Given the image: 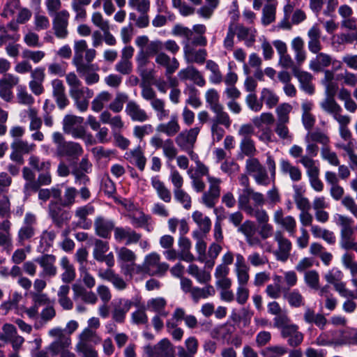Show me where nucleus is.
Segmentation results:
<instances>
[{
	"mask_svg": "<svg viewBox=\"0 0 357 357\" xmlns=\"http://www.w3.org/2000/svg\"><path fill=\"white\" fill-rule=\"evenodd\" d=\"M96 54L95 49L88 47L85 40L75 41L72 63L75 67L76 72L87 85L96 84L100 80V75L97 73L99 68L96 64L91 63Z\"/></svg>",
	"mask_w": 357,
	"mask_h": 357,
	"instance_id": "1",
	"label": "nucleus"
},
{
	"mask_svg": "<svg viewBox=\"0 0 357 357\" xmlns=\"http://www.w3.org/2000/svg\"><path fill=\"white\" fill-rule=\"evenodd\" d=\"M66 82L69 87V94L77 109L82 112H86L89 108V100L93 96V90L84 86L74 72L66 75Z\"/></svg>",
	"mask_w": 357,
	"mask_h": 357,
	"instance_id": "2",
	"label": "nucleus"
},
{
	"mask_svg": "<svg viewBox=\"0 0 357 357\" xmlns=\"http://www.w3.org/2000/svg\"><path fill=\"white\" fill-rule=\"evenodd\" d=\"M48 334L55 339L47 347L52 356L59 355L60 357H76L70 349L72 344L70 336L66 334L63 329L54 328L51 329Z\"/></svg>",
	"mask_w": 357,
	"mask_h": 357,
	"instance_id": "3",
	"label": "nucleus"
},
{
	"mask_svg": "<svg viewBox=\"0 0 357 357\" xmlns=\"http://www.w3.org/2000/svg\"><path fill=\"white\" fill-rule=\"evenodd\" d=\"M52 141L56 145L55 154L57 157L66 158L68 160H77L83 154L84 149L77 142L66 141L59 132L52 134Z\"/></svg>",
	"mask_w": 357,
	"mask_h": 357,
	"instance_id": "4",
	"label": "nucleus"
},
{
	"mask_svg": "<svg viewBox=\"0 0 357 357\" xmlns=\"http://www.w3.org/2000/svg\"><path fill=\"white\" fill-rule=\"evenodd\" d=\"M239 184L243 188L239 192L238 195V206L248 201H252L255 206H262L266 202L264 195L255 191L251 187L250 179L247 174H241L238 178Z\"/></svg>",
	"mask_w": 357,
	"mask_h": 357,
	"instance_id": "5",
	"label": "nucleus"
},
{
	"mask_svg": "<svg viewBox=\"0 0 357 357\" xmlns=\"http://www.w3.org/2000/svg\"><path fill=\"white\" fill-rule=\"evenodd\" d=\"M141 96L144 100L149 101L155 112L158 121H162L169 116V110L166 109L165 100L159 98L156 92L150 86H143Z\"/></svg>",
	"mask_w": 357,
	"mask_h": 357,
	"instance_id": "6",
	"label": "nucleus"
},
{
	"mask_svg": "<svg viewBox=\"0 0 357 357\" xmlns=\"http://www.w3.org/2000/svg\"><path fill=\"white\" fill-rule=\"evenodd\" d=\"M245 170L254 178L257 185L267 186L270 183L267 170L257 158L248 159L245 161Z\"/></svg>",
	"mask_w": 357,
	"mask_h": 357,
	"instance_id": "7",
	"label": "nucleus"
},
{
	"mask_svg": "<svg viewBox=\"0 0 357 357\" xmlns=\"http://www.w3.org/2000/svg\"><path fill=\"white\" fill-rule=\"evenodd\" d=\"M201 128L198 126L179 132L175 137L177 146L189 155L193 154V148L197 142Z\"/></svg>",
	"mask_w": 357,
	"mask_h": 357,
	"instance_id": "8",
	"label": "nucleus"
},
{
	"mask_svg": "<svg viewBox=\"0 0 357 357\" xmlns=\"http://www.w3.org/2000/svg\"><path fill=\"white\" fill-rule=\"evenodd\" d=\"M208 190L204 192L202 196V203L207 208H213L217 204L221 194L222 180L215 176H208Z\"/></svg>",
	"mask_w": 357,
	"mask_h": 357,
	"instance_id": "9",
	"label": "nucleus"
},
{
	"mask_svg": "<svg viewBox=\"0 0 357 357\" xmlns=\"http://www.w3.org/2000/svg\"><path fill=\"white\" fill-rule=\"evenodd\" d=\"M36 217L31 213H27L24 218L23 225L20 227L17 233V241L20 245H23L27 241H30L35 236Z\"/></svg>",
	"mask_w": 357,
	"mask_h": 357,
	"instance_id": "10",
	"label": "nucleus"
},
{
	"mask_svg": "<svg viewBox=\"0 0 357 357\" xmlns=\"http://www.w3.org/2000/svg\"><path fill=\"white\" fill-rule=\"evenodd\" d=\"M274 241L278 244V248L273 252L274 256L280 261H287L291 255V242L284 236L283 232L280 230H277L274 233Z\"/></svg>",
	"mask_w": 357,
	"mask_h": 357,
	"instance_id": "11",
	"label": "nucleus"
},
{
	"mask_svg": "<svg viewBox=\"0 0 357 357\" xmlns=\"http://www.w3.org/2000/svg\"><path fill=\"white\" fill-rule=\"evenodd\" d=\"M160 257L156 252H151L146 255L143 263L145 273L151 275H162L169 269V265L160 262Z\"/></svg>",
	"mask_w": 357,
	"mask_h": 357,
	"instance_id": "12",
	"label": "nucleus"
},
{
	"mask_svg": "<svg viewBox=\"0 0 357 357\" xmlns=\"http://www.w3.org/2000/svg\"><path fill=\"white\" fill-rule=\"evenodd\" d=\"M69 18L70 13L67 10H61L53 15L52 29L56 38L65 39L68 37Z\"/></svg>",
	"mask_w": 357,
	"mask_h": 357,
	"instance_id": "13",
	"label": "nucleus"
},
{
	"mask_svg": "<svg viewBox=\"0 0 357 357\" xmlns=\"http://www.w3.org/2000/svg\"><path fill=\"white\" fill-rule=\"evenodd\" d=\"M35 261L39 264L41 268L40 277L44 279H51L57 274V267L56 266V258L54 255L45 254L35 259Z\"/></svg>",
	"mask_w": 357,
	"mask_h": 357,
	"instance_id": "14",
	"label": "nucleus"
},
{
	"mask_svg": "<svg viewBox=\"0 0 357 357\" xmlns=\"http://www.w3.org/2000/svg\"><path fill=\"white\" fill-rule=\"evenodd\" d=\"M162 49V43L160 40H152L143 50H139L136 56V61L139 68H144L149 63L150 57L157 55Z\"/></svg>",
	"mask_w": 357,
	"mask_h": 357,
	"instance_id": "15",
	"label": "nucleus"
},
{
	"mask_svg": "<svg viewBox=\"0 0 357 357\" xmlns=\"http://www.w3.org/2000/svg\"><path fill=\"white\" fill-rule=\"evenodd\" d=\"M117 258L125 275H132L135 272V253L126 247H121L117 251Z\"/></svg>",
	"mask_w": 357,
	"mask_h": 357,
	"instance_id": "16",
	"label": "nucleus"
},
{
	"mask_svg": "<svg viewBox=\"0 0 357 357\" xmlns=\"http://www.w3.org/2000/svg\"><path fill=\"white\" fill-rule=\"evenodd\" d=\"M109 244L106 241L96 239L93 251V258L100 262L105 261L109 268L114 266V257L112 252L106 255L109 250Z\"/></svg>",
	"mask_w": 357,
	"mask_h": 357,
	"instance_id": "17",
	"label": "nucleus"
},
{
	"mask_svg": "<svg viewBox=\"0 0 357 357\" xmlns=\"http://www.w3.org/2000/svg\"><path fill=\"white\" fill-rule=\"evenodd\" d=\"M353 219L345 215L337 214L336 224L340 227V246L354 237V229L353 228Z\"/></svg>",
	"mask_w": 357,
	"mask_h": 357,
	"instance_id": "18",
	"label": "nucleus"
},
{
	"mask_svg": "<svg viewBox=\"0 0 357 357\" xmlns=\"http://www.w3.org/2000/svg\"><path fill=\"white\" fill-rule=\"evenodd\" d=\"M237 231L245 236V241L249 246H261V241L259 237L256 235L257 227L253 221L246 220L237 229Z\"/></svg>",
	"mask_w": 357,
	"mask_h": 357,
	"instance_id": "19",
	"label": "nucleus"
},
{
	"mask_svg": "<svg viewBox=\"0 0 357 357\" xmlns=\"http://www.w3.org/2000/svg\"><path fill=\"white\" fill-rule=\"evenodd\" d=\"M114 237L119 243L124 242L126 245H131L137 243L142 238V234L129 227H117L114 228Z\"/></svg>",
	"mask_w": 357,
	"mask_h": 357,
	"instance_id": "20",
	"label": "nucleus"
},
{
	"mask_svg": "<svg viewBox=\"0 0 357 357\" xmlns=\"http://www.w3.org/2000/svg\"><path fill=\"white\" fill-rule=\"evenodd\" d=\"M11 227L10 220L5 219L0 222V248L6 252H10L13 248Z\"/></svg>",
	"mask_w": 357,
	"mask_h": 357,
	"instance_id": "21",
	"label": "nucleus"
},
{
	"mask_svg": "<svg viewBox=\"0 0 357 357\" xmlns=\"http://www.w3.org/2000/svg\"><path fill=\"white\" fill-rule=\"evenodd\" d=\"M52 96L60 109H63L69 104V100L66 93V88L61 79H54L51 82Z\"/></svg>",
	"mask_w": 357,
	"mask_h": 357,
	"instance_id": "22",
	"label": "nucleus"
},
{
	"mask_svg": "<svg viewBox=\"0 0 357 357\" xmlns=\"http://www.w3.org/2000/svg\"><path fill=\"white\" fill-rule=\"evenodd\" d=\"M259 206L251 204L250 201L238 206L239 210L245 212L248 215L255 217L258 224L262 225L268 222L269 216L264 209H259Z\"/></svg>",
	"mask_w": 357,
	"mask_h": 357,
	"instance_id": "23",
	"label": "nucleus"
},
{
	"mask_svg": "<svg viewBox=\"0 0 357 357\" xmlns=\"http://www.w3.org/2000/svg\"><path fill=\"white\" fill-rule=\"evenodd\" d=\"M273 220L280 225L290 236H294L296 229V219L291 215L284 217L283 211L279 208L274 212Z\"/></svg>",
	"mask_w": 357,
	"mask_h": 357,
	"instance_id": "24",
	"label": "nucleus"
},
{
	"mask_svg": "<svg viewBox=\"0 0 357 357\" xmlns=\"http://www.w3.org/2000/svg\"><path fill=\"white\" fill-rule=\"evenodd\" d=\"M125 112L132 121L143 123L149 119L147 112L135 100L128 101Z\"/></svg>",
	"mask_w": 357,
	"mask_h": 357,
	"instance_id": "25",
	"label": "nucleus"
},
{
	"mask_svg": "<svg viewBox=\"0 0 357 357\" xmlns=\"http://www.w3.org/2000/svg\"><path fill=\"white\" fill-rule=\"evenodd\" d=\"M304 167L306 169V174L309 178L311 187L317 192H321L324 190V183L319 179V168L314 165L312 161L306 160Z\"/></svg>",
	"mask_w": 357,
	"mask_h": 357,
	"instance_id": "26",
	"label": "nucleus"
},
{
	"mask_svg": "<svg viewBox=\"0 0 357 357\" xmlns=\"http://www.w3.org/2000/svg\"><path fill=\"white\" fill-rule=\"evenodd\" d=\"M281 336L287 339V343L291 347H298L303 342L304 338L303 334L298 331V326L294 324L286 327L281 332Z\"/></svg>",
	"mask_w": 357,
	"mask_h": 357,
	"instance_id": "27",
	"label": "nucleus"
},
{
	"mask_svg": "<svg viewBox=\"0 0 357 357\" xmlns=\"http://www.w3.org/2000/svg\"><path fill=\"white\" fill-rule=\"evenodd\" d=\"M178 77L182 81L190 80L199 86H204L206 81L201 73L194 66H189L178 73Z\"/></svg>",
	"mask_w": 357,
	"mask_h": 357,
	"instance_id": "28",
	"label": "nucleus"
},
{
	"mask_svg": "<svg viewBox=\"0 0 357 357\" xmlns=\"http://www.w3.org/2000/svg\"><path fill=\"white\" fill-rule=\"evenodd\" d=\"M98 275L102 280L110 282L118 290L122 291L127 287V283L123 278L116 273L111 268L105 270L100 269Z\"/></svg>",
	"mask_w": 357,
	"mask_h": 357,
	"instance_id": "29",
	"label": "nucleus"
},
{
	"mask_svg": "<svg viewBox=\"0 0 357 357\" xmlns=\"http://www.w3.org/2000/svg\"><path fill=\"white\" fill-rule=\"evenodd\" d=\"M183 54L188 63L202 64L206 61L207 52L205 49L195 50L190 44L183 45Z\"/></svg>",
	"mask_w": 357,
	"mask_h": 357,
	"instance_id": "30",
	"label": "nucleus"
},
{
	"mask_svg": "<svg viewBox=\"0 0 357 357\" xmlns=\"http://www.w3.org/2000/svg\"><path fill=\"white\" fill-rule=\"evenodd\" d=\"M133 305V302L128 299L120 298L114 304L112 310V318L118 323H123L126 318V313Z\"/></svg>",
	"mask_w": 357,
	"mask_h": 357,
	"instance_id": "31",
	"label": "nucleus"
},
{
	"mask_svg": "<svg viewBox=\"0 0 357 357\" xmlns=\"http://www.w3.org/2000/svg\"><path fill=\"white\" fill-rule=\"evenodd\" d=\"M49 214L54 225L59 228L62 227L64 222L69 218L68 213L63 211L61 204L56 202L52 201L49 204Z\"/></svg>",
	"mask_w": 357,
	"mask_h": 357,
	"instance_id": "32",
	"label": "nucleus"
},
{
	"mask_svg": "<svg viewBox=\"0 0 357 357\" xmlns=\"http://www.w3.org/2000/svg\"><path fill=\"white\" fill-rule=\"evenodd\" d=\"M114 222L112 220L102 216H98L94 221L96 234L101 238H107L111 231H114Z\"/></svg>",
	"mask_w": 357,
	"mask_h": 357,
	"instance_id": "33",
	"label": "nucleus"
},
{
	"mask_svg": "<svg viewBox=\"0 0 357 357\" xmlns=\"http://www.w3.org/2000/svg\"><path fill=\"white\" fill-rule=\"evenodd\" d=\"M293 74L298 79L302 90L310 95L314 93L313 76L311 73L301 70L298 68H294Z\"/></svg>",
	"mask_w": 357,
	"mask_h": 357,
	"instance_id": "34",
	"label": "nucleus"
},
{
	"mask_svg": "<svg viewBox=\"0 0 357 357\" xmlns=\"http://www.w3.org/2000/svg\"><path fill=\"white\" fill-rule=\"evenodd\" d=\"M320 107L328 114L332 115L335 121L344 117L341 113L342 109L341 106L335 101L334 97L326 96L321 102Z\"/></svg>",
	"mask_w": 357,
	"mask_h": 357,
	"instance_id": "35",
	"label": "nucleus"
},
{
	"mask_svg": "<svg viewBox=\"0 0 357 357\" xmlns=\"http://www.w3.org/2000/svg\"><path fill=\"white\" fill-rule=\"evenodd\" d=\"M181 130L178 119L176 114H172L167 123H160L156 127L158 132L163 133L168 137L178 135Z\"/></svg>",
	"mask_w": 357,
	"mask_h": 357,
	"instance_id": "36",
	"label": "nucleus"
},
{
	"mask_svg": "<svg viewBox=\"0 0 357 357\" xmlns=\"http://www.w3.org/2000/svg\"><path fill=\"white\" fill-rule=\"evenodd\" d=\"M155 63L165 68V75H172L179 67V62L175 58H170L166 53L159 52L155 56Z\"/></svg>",
	"mask_w": 357,
	"mask_h": 357,
	"instance_id": "37",
	"label": "nucleus"
},
{
	"mask_svg": "<svg viewBox=\"0 0 357 357\" xmlns=\"http://www.w3.org/2000/svg\"><path fill=\"white\" fill-rule=\"evenodd\" d=\"M321 29L318 25H313L307 31V37L309 38L307 47L310 52L317 54L322 49L321 43Z\"/></svg>",
	"mask_w": 357,
	"mask_h": 357,
	"instance_id": "38",
	"label": "nucleus"
},
{
	"mask_svg": "<svg viewBox=\"0 0 357 357\" xmlns=\"http://www.w3.org/2000/svg\"><path fill=\"white\" fill-rule=\"evenodd\" d=\"M303 317L305 323L307 324H314L321 330L324 328L327 324V319L324 314L316 313L314 309L308 306L305 307Z\"/></svg>",
	"mask_w": 357,
	"mask_h": 357,
	"instance_id": "39",
	"label": "nucleus"
},
{
	"mask_svg": "<svg viewBox=\"0 0 357 357\" xmlns=\"http://www.w3.org/2000/svg\"><path fill=\"white\" fill-rule=\"evenodd\" d=\"M241 41H244L245 46L250 47L253 45L256 40L257 31L255 29L246 27L242 24H235V32Z\"/></svg>",
	"mask_w": 357,
	"mask_h": 357,
	"instance_id": "40",
	"label": "nucleus"
},
{
	"mask_svg": "<svg viewBox=\"0 0 357 357\" xmlns=\"http://www.w3.org/2000/svg\"><path fill=\"white\" fill-rule=\"evenodd\" d=\"M315 58L309 63V68L314 72L323 71L325 68L331 66L333 61L332 56L326 53L320 52L316 54Z\"/></svg>",
	"mask_w": 357,
	"mask_h": 357,
	"instance_id": "41",
	"label": "nucleus"
},
{
	"mask_svg": "<svg viewBox=\"0 0 357 357\" xmlns=\"http://www.w3.org/2000/svg\"><path fill=\"white\" fill-rule=\"evenodd\" d=\"M280 168L281 172L286 176H289L294 182L300 181L302 178V172L301 169L294 165L289 160L282 159L280 162Z\"/></svg>",
	"mask_w": 357,
	"mask_h": 357,
	"instance_id": "42",
	"label": "nucleus"
},
{
	"mask_svg": "<svg viewBox=\"0 0 357 357\" xmlns=\"http://www.w3.org/2000/svg\"><path fill=\"white\" fill-rule=\"evenodd\" d=\"M291 47L294 52V59L296 64L300 66H301L307 58V53L305 50V43L303 38L300 36H297L291 42Z\"/></svg>",
	"mask_w": 357,
	"mask_h": 357,
	"instance_id": "43",
	"label": "nucleus"
},
{
	"mask_svg": "<svg viewBox=\"0 0 357 357\" xmlns=\"http://www.w3.org/2000/svg\"><path fill=\"white\" fill-rule=\"evenodd\" d=\"M187 271L200 284H206L211 280V271L206 268H201L196 264H190Z\"/></svg>",
	"mask_w": 357,
	"mask_h": 357,
	"instance_id": "44",
	"label": "nucleus"
},
{
	"mask_svg": "<svg viewBox=\"0 0 357 357\" xmlns=\"http://www.w3.org/2000/svg\"><path fill=\"white\" fill-rule=\"evenodd\" d=\"M93 212L94 208L89 205L78 207L75 212V217L79 219L77 226L84 229H89L91 222L87 220V216Z\"/></svg>",
	"mask_w": 357,
	"mask_h": 357,
	"instance_id": "45",
	"label": "nucleus"
},
{
	"mask_svg": "<svg viewBox=\"0 0 357 357\" xmlns=\"http://www.w3.org/2000/svg\"><path fill=\"white\" fill-rule=\"evenodd\" d=\"M151 185L156 191L158 197L165 203L172 200V194L165 184L158 176L151 178Z\"/></svg>",
	"mask_w": 357,
	"mask_h": 357,
	"instance_id": "46",
	"label": "nucleus"
},
{
	"mask_svg": "<svg viewBox=\"0 0 357 357\" xmlns=\"http://www.w3.org/2000/svg\"><path fill=\"white\" fill-rule=\"evenodd\" d=\"M312 107L313 104L310 101H304L301 105L302 123L304 128L307 130H311L315 123V118L310 112Z\"/></svg>",
	"mask_w": 357,
	"mask_h": 357,
	"instance_id": "47",
	"label": "nucleus"
},
{
	"mask_svg": "<svg viewBox=\"0 0 357 357\" xmlns=\"http://www.w3.org/2000/svg\"><path fill=\"white\" fill-rule=\"evenodd\" d=\"M69 292L70 286L67 284L60 286L57 292L58 303L65 310H70L73 307V302L68 297Z\"/></svg>",
	"mask_w": 357,
	"mask_h": 357,
	"instance_id": "48",
	"label": "nucleus"
},
{
	"mask_svg": "<svg viewBox=\"0 0 357 357\" xmlns=\"http://www.w3.org/2000/svg\"><path fill=\"white\" fill-rule=\"evenodd\" d=\"M61 266L64 270L61 274V280L65 283L73 282L76 276L75 271L73 266L70 263L67 257L61 258L60 261Z\"/></svg>",
	"mask_w": 357,
	"mask_h": 357,
	"instance_id": "49",
	"label": "nucleus"
},
{
	"mask_svg": "<svg viewBox=\"0 0 357 357\" xmlns=\"http://www.w3.org/2000/svg\"><path fill=\"white\" fill-rule=\"evenodd\" d=\"M192 33L197 34V36L193 37L192 45L195 46H206L207 45V39L204 36L206 31V26L202 24H194L192 27Z\"/></svg>",
	"mask_w": 357,
	"mask_h": 357,
	"instance_id": "50",
	"label": "nucleus"
},
{
	"mask_svg": "<svg viewBox=\"0 0 357 357\" xmlns=\"http://www.w3.org/2000/svg\"><path fill=\"white\" fill-rule=\"evenodd\" d=\"M215 291L213 287L206 284L204 287H193L190 294L194 302L197 303L201 298H207L215 294Z\"/></svg>",
	"mask_w": 357,
	"mask_h": 357,
	"instance_id": "51",
	"label": "nucleus"
},
{
	"mask_svg": "<svg viewBox=\"0 0 357 357\" xmlns=\"http://www.w3.org/2000/svg\"><path fill=\"white\" fill-rule=\"evenodd\" d=\"M79 341L77 344H87L93 343L98 344L101 342L100 337L98 335L97 332L92 328H84L82 332L79 335Z\"/></svg>",
	"mask_w": 357,
	"mask_h": 357,
	"instance_id": "52",
	"label": "nucleus"
},
{
	"mask_svg": "<svg viewBox=\"0 0 357 357\" xmlns=\"http://www.w3.org/2000/svg\"><path fill=\"white\" fill-rule=\"evenodd\" d=\"M112 98V94L108 91L99 93L91 102V109L95 112H99L105 107Z\"/></svg>",
	"mask_w": 357,
	"mask_h": 357,
	"instance_id": "53",
	"label": "nucleus"
},
{
	"mask_svg": "<svg viewBox=\"0 0 357 357\" xmlns=\"http://www.w3.org/2000/svg\"><path fill=\"white\" fill-rule=\"evenodd\" d=\"M277 2L267 3L262 9L261 23L267 26L275 22L276 18Z\"/></svg>",
	"mask_w": 357,
	"mask_h": 357,
	"instance_id": "54",
	"label": "nucleus"
},
{
	"mask_svg": "<svg viewBox=\"0 0 357 357\" xmlns=\"http://www.w3.org/2000/svg\"><path fill=\"white\" fill-rule=\"evenodd\" d=\"M172 34L174 36L181 37L185 39L183 44H192L193 34L192 29L181 24H175L172 29Z\"/></svg>",
	"mask_w": 357,
	"mask_h": 357,
	"instance_id": "55",
	"label": "nucleus"
},
{
	"mask_svg": "<svg viewBox=\"0 0 357 357\" xmlns=\"http://www.w3.org/2000/svg\"><path fill=\"white\" fill-rule=\"evenodd\" d=\"M68 134L71 135L75 139H81L84 140L86 144L92 145L96 143V140L93 135L91 133H88L86 128L80 124L75 127Z\"/></svg>",
	"mask_w": 357,
	"mask_h": 357,
	"instance_id": "56",
	"label": "nucleus"
},
{
	"mask_svg": "<svg viewBox=\"0 0 357 357\" xmlns=\"http://www.w3.org/2000/svg\"><path fill=\"white\" fill-rule=\"evenodd\" d=\"M212 111L215 114V116L212 119L211 124L222 125L227 128L230 127L231 121L229 114L224 111L222 105Z\"/></svg>",
	"mask_w": 357,
	"mask_h": 357,
	"instance_id": "57",
	"label": "nucleus"
},
{
	"mask_svg": "<svg viewBox=\"0 0 357 357\" xmlns=\"http://www.w3.org/2000/svg\"><path fill=\"white\" fill-rule=\"evenodd\" d=\"M278 96L271 89L268 88L262 89L261 91V100L264 102L268 109L277 106L279 102Z\"/></svg>",
	"mask_w": 357,
	"mask_h": 357,
	"instance_id": "58",
	"label": "nucleus"
},
{
	"mask_svg": "<svg viewBox=\"0 0 357 357\" xmlns=\"http://www.w3.org/2000/svg\"><path fill=\"white\" fill-rule=\"evenodd\" d=\"M10 147L11 149H16V152L24 155L33 152L36 150V145L26 140L16 139L11 143Z\"/></svg>",
	"mask_w": 357,
	"mask_h": 357,
	"instance_id": "59",
	"label": "nucleus"
},
{
	"mask_svg": "<svg viewBox=\"0 0 357 357\" xmlns=\"http://www.w3.org/2000/svg\"><path fill=\"white\" fill-rule=\"evenodd\" d=\"M166 305V300L162 297L152 298L147 303V305L149 308L163 317H166L169 314V312L165 310Z\"/></svg>",
	"mask_w": 357,
	"mask_h": 357,
	"instance_id": "60",
	"label": "nucleus"
},
{
	"mask_svg": "<svg viewBox=\"0 0 357 357\" xmlns=\"http://www.w3.org/2000/svg\"><path fill=\"white\" fill-rule=\"evenodd\" d=\"M193 220L197 224L200 230L204 234H208L211 227V220L208 216H205L199 211H195L192 214Z\"/></svg>",
	"mask_w": 357,
	"mask_h": 357,
	"instance_id": "61",
	"label": "nucleus"
},
{
	"mask_svg": "<svg viewBox=\"0 0 357 357\" xmlns=\"http://www.w3.org/2000/svg\"><path fill=\"white\" fill-rule=\"evenodd\" d=\"M336 121L339 123V133L341 138L346 142L353 141L352 134L348 128L351 118L349 116H344V117L340 118Z\"/></svg>",
	"mask_w": 357,
	"mask_h": 357,
	"instance_id": "62",
	"label": "nucleus"
},
{
	"mask_svg": "<svg viewBox=\"0 0 357 357\" xmlns=\"http://www.w3.org/2000/svg\"><path fill=\"white\" fill-rule=\"evenodd\" d=\"M129 218L131 223L135 227H146L149 221L151 220V216L146 215L142 211H137L129 215Z\"/></svg>",
	"mask_w": 357,
	"mask_h": 357,
	"instance_id": "63",
	"label": "nucleus"
},
{
	"mask_svg": "<svg viewBox=\"0 0 357 357\" xmlns=\"http://www.w3.org/2000/svg\"><path fill=\"white\" fill-rule=\"evenodd\" d=\"M291 111L292 106L289 103L280 104L275 109L276 122L289 123V114Z\"/></svg>",
	"mask_w": 357,
	"mask_h": 357,
	"instance_id": "64",
	"label": "nucleus"
}]
</instances>
